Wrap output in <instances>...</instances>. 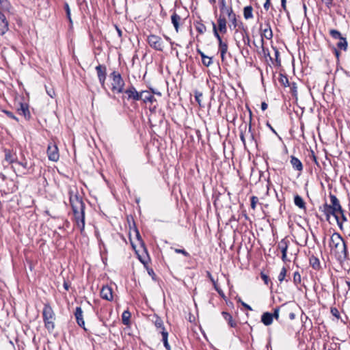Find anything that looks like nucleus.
Returning <instances> with one entry per match:
<instances>
[{
    "label": "nucleus",
    "instance_id": "7ed1b4c3",
    "mask_svg": "<svg viewBox=\"0 0 350 350\" xmlns=\"http://www.w3.org/2000/svg\"><path fill=\"white\" fill-rule=\"evenodd\" d=\"M329 245L334 250L336 254L340 258H347V249L345 240L338 232H334L330 239Z\"/></svg>",
    "mask_w": 350,
    "mask_h": 350
},
{
    "label": "nucleus",
    "instance_id": "ea45409f",
    "mask_svg": "<svg viewBox=\"0 0 350 350\" xmlns=\"http://www.w3.org/2000/svg\"><path fill=\"white\" fill-rule=\"evenodd\" d=\"M2 112H3L5 114H6L7 116L9 117L10 118L13 119V120H16V122H18V118L16 117L12 112L5 110V109H3Z\"/></svg>",
    "mask_w": 350,
    "mask_h": 350
},
{
    "label": "nucleus",
    "instance_id": "7c9ffc66",
    "mask_svg": "<svg viewBox=\"0 0 350 350\" xmlns=\"http://www.w3.org/2000/svg\"><path fill=\"white\" fill-rule=\"evenodd\" d=\"M133 232H134V233L135 234V237H136L137 241H139L138 243L139 245H141L142 247H143L144 250L146 252V249L144 247V242H143V241L142 239V237L140 236L139 232L138 231V230L135 227V228L133 230Z\"/></svg>",
    "mask_w": 350,
    "mask_h": 350
},
{
    "label": "nucleus",
    "instance_id": "dca6fc26",
    "mask_svg": "<svg viewBox=\"0 0 350 350\" xmlns=\"http://www.w3.org/2000/svg\"><path fill=\"white\" fill-rule=\"evenodd\" d=\"M217 31H219L222 33H226L227 32V21L221 14L219 15L217 19Z\"/></svg>",
    "mask_w": 350,
    "mask_h": 350
},
{
    "label": "nucleus",
    "instance_id": "9b49d317",
    "mask_svg": "<svg viewBox=\"0 0 350 350\" xmlns=\"http://www.w3.org/2000/svg\"><path fill=\"white\" fill-rule=\"evenodd\" d=\"M75 317L76 319L77 323L78 325L81 327H82L85 331L87 330V329L85 327V321L83 320V310L82 308L79 306L77 307L75 312Z\"/></svg>",
    "mask_w": 350,
    "mask_h": 350
},
{
    "label": "nucleus",
    "instance_id": "a878e982",
    "mask_svg": "<svg viewBox=\"0 0 350 350\" xmlns=\"http://www.w3.org/2000/svg\"><path fill=\"white\" fill-rule=\"evenodd\" d=\"M171 19H172V23L176 31V32L178 31V28H179V23H180V16L179 15H178L176 13H174L172 16H171Z\"/></svg>",
    "mask_w": 350,
    "mask_h": 350
},
{
    "label": "nucleus",
    "instance_id": "bf43d9fd",
    "mask_svg": "<svg viewBox=\"0 0 350 350\" xmlns=\"http://www.w3.org/2000/svg\"><path fill=\"white\" fill-rule=\"evenodd\" d=\"M267 107H268V105L265 102H262L261 103V109L262 111L266 110L267 109Z\"/></svg>",
    "mask_w": 350,
    "mask_h": 350
},
{
    "label": "nucleus",
    "instance_id": "ddd939ff",
    "mask_svg": "<svg viewBox=\"0 0 350 350\" xmlns=\"http://www.w3.org/2000/svg\"><path fill=\"white\" fill-rule=\"evenodd\" d=\"M288 241L286 240L285 239H283L278 243V249H280L282 252V260L284 262L287 261L286 253L288 249Z\"/></svg>",
    "mask_w": 350,
    "mask_h": 350
},
{
    "label": "nucleus",
    "instance_id": "cd10ccee",
    "mask_svg": "<svg viewBox=\"0 0 350 350\" xmlns=\"http://www.w3.org/2000/svg\"><path fill=\"white\" fill-rule=\"evenodd\" d=\"M221 314L224 319L228 322L230 327H234L237 325L236 323L232 320V316L229 313L222 312Z\"/></svg>",
    "mask_w": 350,
    "mask_h": 350
},
{
    "label": "nucleus",
    "instance_id": "bb28decb",
    "mask_svg": "<svg viewBox=\"0 0 350 350\" xmlns=\"http://www.w3.org/2000/svg\"><path fill=\"white\" fill-rule=\"evenodd\" d=\"M131 317V314L129 310H124L122 314V323L125 325H129L130 324V319Z\"/></svg>",
    "mask_w": 350,
    "mask_h": 350
},
{
    "label": "nucleus",
    "instance_id": "6ab92c4d",
    "mask_svg": "<svg viewBox=\"0 0 350 350\" xmlns=\"http://www.w3.org/2000/svg\"><path fill=\"white\" fill-rule=\"evenodd\" d=\"M227 16L231 23V25H230V27L232 26L233 28H236L239 25H243L241 22L239 23L237 15L234 12V11L230 12V13H228Z\"/></svg>",
    "mask_w": 350,
    "mask_h": 350
},
{
    "label": "nucleus",
    "instance_id": "3c124183",
    "mask_svg": "<svg viewBox=\"0 0 350 350\" xmlns=\"http://www.w3.org/2000/svg\"><path fill=\"white\" fill-rule=\"evenodd\" d=\"M272 314L273 315V318H275L276 320H278L279 318V308H275L274 312Z\"/></svg>",
    "mask_w": 350,
    "mask_h": 350
},
{
    "label": "nucleus",
    "instance_id": "e2e57ef3",
    "mask_svg": "<svg viewBox=\"0 0 350 350\" xmlns=\"http://www.w3.org/2000/svg\"><path fill=\"white\" fill-rule=\"evenodd\" d=\"M152 38H153V36L152 35H150L148 37V43L150 44V46H152L151 41H152Z\"/></svg>",
    "mask_w": 350,
    "mask_h": 350
},
{
    "label": "nucleus",
    "instance_id": "0e129e2a",
    "mask_svg": "<svg viewBox=\"0 0 350 350\" xmlns=\"http://www.w3.org/2000/svg\"><path fill=\"white\" fill-rule=\"evenodd\" d=\"M295 318V315L294 313L291 312L289 314V319L291 320H293Z\"/></svg>",
    "mask_w": 350,
    "mask_h": 350
},
{
    "label": "nucleus",
    "instance_id": "603ef678",
    "mask_svg": "<svg viewBox=\"0 0 350 350\" xmlns=\"http://www.w3.org/2000/svg\"><path fill=\"white\" fill-rule=\"evenodd\" d=\"M279 55H280V53H279V51H278V49H275V61L277 62V63L278 64H280V60L279 59Z\"/></svg>",
    "mask_w": 350,
    "mask_h": 350
},
{
    "label": "nucleus",
    "instance_id": "b1692460",
    "mask_svg": "<svg viewBox=\"0 0 350 350\" xmlns=\"http://www.w3.org/2000/svg\"><path fill=\"white\" fill-rule=\"evenodd\" d=\"M294 203L299 208L306 210V203H305L304 200H303V198L300 196H299V195L295 196Z\"/></svg>",
    "mask_w": 350,
    "mask_h": 350
},
{
    "label": "nucleus",
    "instance_id": "49530a36",
    "mask_svg": "<svg viewBox=\"0 0 350 350\" xmlns=\"http://www.w3.org/2000/svg\"><path fill=\"white\" fill-rule=\"evenodd\" d=\"M260 276H261V278L263 280L264 282H265L266 284H268L269 281V277H268L266 274L262 273H261Z\"/></svg>",
    "mask_w": 350,
    "mask_h": 350
},
{
    "label": "nucleus",
    "instance_id": "473e14b6",
    "mask_svg": "<svg viewBox=\"0 0 350 350\" xmlns=\"http://www.w3.org/2000/svg\"><path fill=\"white\" fill-rule=\"evenodd\" d=\"M340 41L338 42V43L337 44V46L342 49V50H347V42L346 40V38L342 37L340 39H339Z\"/></svg>",
    "mask_w": 350,
    "mask_h": 350
},
{
    "label": "nucleus",
    "instance_id": "72a5a7b5",
    "mask_svg": "<svg viewBox=\"0 0 350 350\" xmlns=\"http://www.w3.org/2000/svg\"><path fill=\"white\" fill-rule=\"evenodd\" d=\"M64 10L66 11V17L68 19L70 23L72 24V18H71L70 9L68 3L67 2H65L64 5Z\"/></svg>",
    "mask_w": 350,
    "mask_h": 350
},
{
    "label": "nucleus",
    "instance_id": "9d476101",
    "mask_svg": "<svg viewBox=\"0 0 350 350\" xmlns=\"http://www.w3.org/2000/svg\"><path fill=\"white\" fill-rule=\"evenodd\" d=\"M265 27H260L261 33V42L264 43L263 38H265L267 40H271L273 38V31L271 28L270 23L267 21L265 23Z\"/></svg>",
    "mask_w": 350,
    "mask_h": 350
},
{
    "label": "nucleus",
    "instance_id": "a19ab883",
    "mask_svg": "<svg viewBox=\"0 0 350 350\" xmlns=\"http://www.w3.org/2000/svg\"><path fill=\"white\" fill-rule=\"evenodd\" d=\"M330 312L337 319H340V312H339L338 310L336 308H335V307L331 308Z\"/></svg>",
    "mask_w": 350,
    "mask_h": 350
},
{
    "label": "nucleus",
    "instance_id": "412c9836",
    "mask_svg": "<svg viewBox=\"0 0 350 350\" xmlns=\"http://www.w3.org/2000/svg\"><path fill=\"white\" fill-rule=\"evenodd\" d=\"M273 315L270 312H265L261 317V321L265 325H270L273 322Z\"/></svg>",
    "mask_w": 350,
    "mask_h": 350
},
{
    "label": "nucleus",
    "instance_id": "58836bf2",
    "mask_svg": "<svg viewBox=\"0 0 350 350\" xmlns=\"http://www.w3.org/2000/svg\"><path fill=\"white\" fill-rule=\"evenodd\" d=\"M286 269L285 267H282L281 271H280V273L278 275V280L282 282L285 277H286Z\"/></svg>",
    "mask_w": 350,
    "mask_h": 350
},
{
    "label": "nucleus",
    "instance_id": "774afa93",
    "mask_svg": "<svg viewBox=\"0 0 350 350\" xmlns=\"http://www.w3.org/2000/svg\"><path fill=\"white\" fill-rule=\"evenodd\" d=\"M130 240H131V244L132 245V247L135 249V247L136 245L134 244V243L132 241V239H131V237H130Z\"/></svg>",
    "mask_w": 350,
    "mask_h": 350
},
{
    "label": "nucleus",
    "instance_id": "680f3d73",
    "mask_svg": "<svg viewBox=\"0 0 350 350\" xmlns=\"http://www.w3.org/2000/svg\"><path fill=\"white\" fill-rule=\"evenodd\" d=\"M286 0H281V6L282 7V8L286 10Z\"/></svg>",
    "mask_w": 350,
    "mask_h": 350
},
{
    "label": "nucleus",
    "instance_id": "4d7b16f0",
    "mask_svg": "<svg viewBox=\"0 0 350 350\" xmlns=\"http://www.w3.org/2000/svg\"><path fill=\"white\" fill-rule=\"evenodd\" d=\"M115 28L117 31V33L118 34L119 38H122V31L116 25H115Z\"/></svg>",
    "mask_w": 350,
    "mask_h": 350
},
{
    "label": "nucleus",
    "instance_id": "f03ea898",
    "mask_svg": "<svg viewBox=\"0 0 350 350\" xmlns=\"http://www.w3.org/2000/svg\"><path fill=\"white\" fill-rule=\"evenodd\" d=\"M331 204H324L322 211L326 216L327 220L329 219L331 215H333L336 220L337 224L342 229V222L340 221L338 212H342V206L337 197L332 193L329 194Z\"/></svg>",
    "mask_w": 350,
    "mask_h": 350
},
{
    "label": "nucleus",
    "instance_id": "de8ad7c7",
    "mask_svg": "<svg viewBox=\"0 0 350 350\" xmlns=\"http://www.w3.org/2000/svg\"><path fill=\"white\" fill-rule=\"evenodd\" d=\"M338 214H340L341 216V220L340 219V222H344L347 220V217L345 215L344 210L342 208V212H338Z\"/></svg>",
    "mask_w": 350,
    "mask_h": 350
},
{
    "label": "nucleus",
    "instance_id": "4c0bfd02",
    "mask_svg": "<svg viewBox=\"0 0 350 350\" xmlns=\"http://www.w3.org/2000/svg\"><path fill=\"white\" fill-rule=\"evenodd\" d=\"M202 93L196 91L195 92V99L200 107H202Z\"/></svg>",
    "mask_w": 350,
    "mask_h": 350
},
{
    "label": "nucleus",
    "instance_id": "c03bdc74",
    "mask_svg": "<svg viewBox=\"0 0 350 350\" xmlns=\"http://www.w3.org/2000/svg\"><path fill=\"white\" fill-rule=\"evenodd\" d=\"M196 29L200 33H203L206 31V27L203 24H200L196 27Z\"/></svg>",
    "mask_w": 350,
    "mask_h": 350
},
{
    "label": "nucleus",
    "instance_id": "39448f33",
    "mask_svg": "<svg viewBox=\"0 0 350 350\" xmlns=\"http://www.w3.org/2000/svg\"><path fill=\"white\" fill-rule=\"evenodd\" d=\"M154 317L156 318L154 320L155 332L158 336H161V340L163 342L166 350H171L170 345L168 343V331L164 326L162 319L155 314Z\"/></svg>",
    "mask_w": 350,
    "mask_h": 350
},
{
    "label": "nucleus",
    "instance_id": "4be33fe9",
    "mask_svg": "<svg viewBox=\"0 0 350 350\" xmlns=\"http://www.w3.org/2000/svg\"><path fill=\"white\" fill-rule=\"evenodd\" d=\"M309 262L310 266L315 270H319L321 269V263L319 259L314 256H311L309 258Z\"/></svg>",
    "mask_w": 350,
    "mask_h": 350
},
{
    "label": "nucleus",
    "instance_id": "0eeeda50",
    "mask_svg": "<svg viewBox=\"0 0 350 350\" xmlns=\"http://www.w3.org/2000/svg\"><path fill=\"white\" fill-rule=\"evenodd\" d=\"M212 25H213V34H214L215 37L217 38V40H218L219 51L220 52V54H221V60L224 61L225 55L227 53L228 49V44L226 42H224L222 40L221 37L217 32V26H216L215 23L214 22H212Z\"/></svg>",
    "mask_w": 350,
    "mask_h": 350
},
{
    "label": "nucleus",
    "instance_id": "864d4df0",
    "mask_svg": "<svg viewBox=\"0 0 350 350\" xmlns=\"http://www.w3.org/2000/svg\"><path fill=\"white\" fill-rule=\"evenodd\" d=\"M270 0H266L265 3H264V8L265 10H268L269 9V7H270Z\"/></svg>",
    "mask_w": 350,
    "mask_h": 350
},
{
    "label": "nucleus",
    "instance_id": "338daca9",
    "mask_svg": "<svg viewBox=\"0 0 350 350\" xmlns=\"http://www.w3.org/2000/svg\"><path fill=\"white\" fill-rule=\"evenodd\" d=\"M267 125L270 128V129L274 133L276 134V132L274 130V129L267 122Z\"/></svg>",
    "mask_w": 350,
    "mask_h": 350
},
{
    "label": "nucleus",
    "instance_id": "79ce46f5",
    "mask_svg": "<svg viewBox=\"0 0 350 350\" xmlns=\"http://www.w3.org/2000/svg\"><path fill=\"white\" fill-rule=\"evenodd\" d=\"M258 202V198L256 196H252L251 198V208L255 210L256 204Z\"/></svg>",
    "mask_w": 350,
    "mask_h": 350
},
{
    "label": "nucleus",
    "instance_id": "c756f323",
    "mask_svg": "<svg viewBox=\"0 0 350 350\" xmlns=\"http://www.w3.org/2000/svg\"><path fill=\"white\" fill-rule=\"evenodd\" d=\"M139 259L144 265L148 273L153 278V269L148 266V262L145 259L142 258L140 256H139Z\"/></svg>",
    "mask_w": 350,
    "mask_h": 350
},
{
    "label": "nucleus",
    "instance_id": "2f4dec72",
    "mask_svg": "<svg viewBox=\"0 0 350 350\" xmlns=\"http://www.w3.org/2000/svg\"><path fill=\"white\" fill-rule=\"evenodd\" d=\"M202 62L206 67L209 66L213 63L212 58L205 55L204 53H202Z\"/></svg>",
    "mask_w": 350,
    "mask_h": 350
},
{
    "label": "nucleus",
    "instance_id": "a211bd4d",
    "mask_svg": "<svg viewBox=\"0 0 350 350\" xmlns=\"http://www.w3.org/2000/svg\"><path fill=\"white\" fill-rule=\"evenodd\" d=\"M291 164L294 170L301 172L303 170V165L301 161L295 156H291Z\"/></svg>",
    "mask_w": 350,
    "mask_h": 350
},
{
    "label": "nucleus",
    "instance_id": "f3484780",
    "mask_svg": "<svg viewBox=\"0 0 350 350\" xmlns=\"http://www.w3.org/2000/svg\"><path fill=\"white\" fill-rule=\"evenodd\" d=\"M123 92L127 94L129 99L139 100V92H138L133 86H131L129 89L124 91Z\"/></svg>",
    "mask_w": 350,
    "mask_h": 350
},
{
    "label": "nucleus",
    "instance_id": "5fc2aeb1",
    "mask_svg": "<svg viewBox=\"0 0 350 350\" xmlns=\"http://www.w3.org/2000/svg\"><path fill=\"white\" fill-rule=\"evenodd\" d=\"M154 49L162 50V49L161 47V44L159 43L158 40H154Z\"/></svg>",
    "mask_w": 350,
    "mask_h": 350
},
{
    "label": "nucleus",
    "instance_id": "5701e85b",
    "mask_svg": "<svg viewBox=\"0 0 350 350\" xmlns=\"http://www.w3.org/2000/svg\"><path fill=\"white\" fill-rule=\"evenodd\" d=\"M219 8L221 13L228 14L230 12L233 11L231 6H227L226 0H219Z\"/></svg>",
    "mask_w": 350,
    "mask_h": 350
},
{
    "label": "nucleus",
    "instance_id": "aec40b11",
    "mask_svg": "<svg viewBox=\"0 0 350 350\" xmlns=\"http://www.w3.org/2000/svg\"><path fill=\"white\" fill-rule=\"evenodd\" d=\"M139 97H140V98H139V100H142L145 103H146L147 102H150V103H152V102L153 100L152 94H151L150 92H148L147 91H142V92H139Z\"/></svg>",
    "mask_w": 350,
    "mask_h": 350
},
{
    "label": "nucleus",
    "instance_id": "69168bd1",
    "mask_svg": "<svg viewBox=\"0 0 350 350\" xmlns=\"http://www.w3.org/2000/svg\"><path fill=\"white\" fill-rule=\"evenodd\" d=\"M240 138H241V141L243 142V143L245 144V140L244 135L243 133H241Z\"/></svg>",
    "mask_w": 350,
    "mask_h": 350
},
{
    "label": "nucleus",
    "instance_id": "f704fd0d",
    "mask_svg": "<svg viewBox=\"0 0 350 350\" xmlns=\"http://www.w3.org/2000/svg\"><path fill=\"white\" fill-rule=\"evenodd\" d=\"M279 82L281 85H284V87L288 86V79L286 76L280 75L279 78Z\"/></svg>",
    "mask_w": 350,
    "mask_h": 350
},
{
    "label": "nucleus",
    "instance_id": "6e6d98bb",
    "mask_svg": "<svg viewBox=\"0 0 350 350\" xmlns=\"http://www.w3.org/2000/svg\"><path fill=\"white\" fill-rule=\"evenodd\" d=\"M262 51L265 55V56H267V55H269V49H266L263 46V43H262Z\"/></svg>",
    "mask_w": 350,
    "mask_h": 350
},
{
    "label": "nucleus",
    "instance_id": "052dcab7",
    "mask_svg": "<svg viewBox=\"0 0 350 350\" xmlns=\"http://www.w3.org/2000/svg\"><path fill=\"white\" fill-rule=\"evenodd\" d=\"M63 286H64V288H65V290H66V291H68V290H69L70 285H69V284H68L67 282H66V281H65V282H64Z\"/></svg>",
    "mask_w": 350,
    "mask_h": 350
},
{
    "label": "nucleus",
    "instance_id": "c85d7f7f",
    "mask_svg": "<svg viewBox=\"0 0 350 350\" xmlns=\"http://www.w3.org/2000/svg\"><path fill=\"white\" fill-rule=\"evenodd\" d=\"M15 163L21 165L24 170H29L31 167L32 165H29L27 160L23 157L22 161H16Z\"/></svg>",
    "mask_w": 350,
    "mask_h": 350
},
{
    "label": "nucleus",
    "instance_id": "f257e3e1",
    "mask_svg": "<svg viewBox=\"0 0 350 350\" xmlns=\"http://www.w3.org/2000/svg\"><path fill=\"white\" fill-rule=\"evenodd\" d=\"M69 195L75 221L81 233H83L85 229V203L77 193H73L72 191H70Z\"/></svg>",
    "mask_w": 350,
    "mask_h": 350
},
{
    "label": "nucleus",
    "instance_id": "37998d69",
    "mask_svg": "<svg viewBox=\"0 0 350 350\" xmlns=\"http://www.w3.org/2000/svg\"><path fill=\"white\" fill-rule=\"evenodd\" d=\"M45 88H46V91L47 94L50 97L54 98L55 96V90L53 88H48L46 86Z\"/></svg>",
    "mask_w": 350,
    "mask_h": 350
},
{
    "label": "nucleus",
    "instance_id": "13d9d810",
    "mask_svg": "<svg viewBox=\"0 0 350 350\" xmlns=\"http://www.w3.org/2000/svg\"><path fill=\"white\" fill-rule=\"evenodd\" d=\"M241 301V303L242 306H243L245 308H246V309H247V310H252V308H251V306H249L248 304H245V302H243V301Z\"/></svg>",
    "mask_w": 350,
    "mask_h": 350
},
{
    "label": "nucleus",
    "instance_id": "1a4fd4ad",
    "mask_svg": "<svg viewBox=\"0 0 350 350\" xmlns=\"http://www.w3.org/2000/svg\"><path fill=\"white\" fill-rule=\"evenodd\" d=\"M98 81L100 83V85L103 88H105V80L107 77V68L106 66L98 64L95 68Z\"/></svg>",
    "mask_w": 350,
    "mask_h": 350
},
{
    "label": "nucleus",
    "instance_id": "6e6552de",
    "mask_svg": "<svg viewBox=\"0 0 350 350\" xmlns=\"http://www.w3.org/2000/svg\"><path fill=\"white\" fill-rule=\"evenodd\" d=\"M47 155L50 161H57L59 160V150L57 145L55 143L50 142L48 144Z\"/></svg>",
    "mask_w": 350,
    "mask_h": 350
},
{
    "label": "nucleus",
    "instance_id": "20e7f679",
    "mask_svg": "<svg viewBox=\"0 0 350 350\" xmlns=\"http://www.w3.org/2000/svg\"><path fill=\"white\" fill-rule=\"evenodd\" d=\"M42 319L45 328L49 332H52L55 327V314L49 303L44 304L42 310Z\"/></svg>",
    "mask_w": 350,
    "mask_h": 350
},
{
    "label": "nucleus",
    "instance_id": "393cba45",
    "mask_svg": "<svg viewBox=\"0 0 350 350\" xmlns=\"http://www.w3.org/2000/svg\"><path fill=\"white\" fill-rule=\"evenodd\" d=\"M243 16L246 20L251 19L254 17L253 8L251 5L245 6L243 8Z\"/></svg>",
    "mask_w": 350,
    "mask_h": 350
},
{
    "label": "nucleus",
    "instance_id": "4468645a",
    "mask_svg": "<svg viewBox=\"0 0 350 350\" xmlns=\"http://www.w3.org/2000/svg\"><path fill=\"white\" fill-rule=\"evenodd\" d=\"M100 294V297L105 300L111 301L113 299L112 288L109 286H103Z\"/></svg>",
    "mask_w": 350,
    "mask_h": 350
},
{
    "label": "nucleus",
    "instance_id": "c9c22d12",
    "mask_svg": "<svg viewBox=\"0 0 350 350\" xmlns=\"http://www.w3.org/2000/svg\"><path fill=\"white\" fill-rule=\"evenodd\" d=\"M301 275L298 271H295L293 274V282L296 285L301 283Z\"/></svg>",
    "mask_w": 350,
    "mask_h": 350
},
{
    "label": "nucleus",
    "instance_id": "423d86ee",
    "mask_svg": "<svg viewBox=\"0 0 350 350\" xmlns=\"http://www.w3.org/2000/svg\"><path fill=\"white\" fill-rule=\"evenodd\" d=\"M111 82V91L116 93H122L124 92V81L120 72L113 71L109 75Z\"/></svg>",
    "mask_w": 350,
    "mask_h": 350
},
{
    "label": "nucleus",
    "instance_id": "8fccbe9b",
    "mask_svg": "<svg viewBox=\"0 0 350 350\" xmlns=\"http://www.w3.org/2000/svg\"><path fill=\"white\" fill-rule=\"evenodd\" d=\"M323 3H324L327 8H330L332 5L333 0H321Z\"/></svg>",
    "mask_w": 350,
    "mask_h": 350
},
{
    "label": "nucleus",
    "instance_id": "09e8293b",
    "mask_svg": "<svg viewBox=\"0 0 350 350\" xmlns=\"http://www.w3.org/2000/svg\"><path fill=\"white\" fill-rule=\"evenodd\" d=\"M5 160L7 161H9L11 163H15V162H16V160H14V159H12V156L10 155V153L9 154H5Z\"/></svg>",
    "mask_w": 350,
    "mask_h": 350
},
{
    "label": "nucleus",
    "instance_id": "e433bc0d",
    "mask_svg": "<svg viewBox=\"0 0 350 350\" xmlns=\"http://www.w3.org/2000/svg\"><path fill=\"white\" fill-rule=\"evenodd\" d=\"M330 35L334 39H340L342 38L341 33L336 29H332L329 31Z\"/></svg>",
    "mask_w": 350,
    "mask_h": 350
},
{
    "label": "nucleus",
    "instance_id": "a18cd8bd",
    "mask_svg": "<svg viewBox=\"0 0 350 350\" xmlns=\"http://www.w3.org/2000/svg\"><path fill=\"white\" fill-rule=\"evenodd\" d=\"M174 251H175L176 253L183 254L185 256H189V254L187 252H186L185 250L175 249Z\"/></svg>",
    "mask_w": 350,
    "mask_h": 350
},
{
    "label": "nucleus",
    "instance_id": "2eb2a0df",
    "mask_svg": "<svg viewBox=\"0 0 350 350\" xmlns=\"http://www.w3.org/2000/svg\"><path fill=\"white\" fill-rule=\"evenodd\" d=\"M9 23L5 15L0 11V35H4L9 29Z\"/></svg>",
    "mask_w": 350,
    "mask_h": 350
},
{
    "label": "nucleus",
    "instance_id": "f8f14e48",
    "mask_svg": "<svg viewBox=\"0 0 350 350\" xmlns=\"http://www.w3.org/2000/svg\"><path fill=\"white\" fill-rule=\"evenodd\" d=\"M18 114L22 115L29 120L31 118V113L29 109V105L27 103H20V107L17 109Z\"/></svg>",
    "mask_w": 350,
    "mask_h": 350
}]
</instances>
